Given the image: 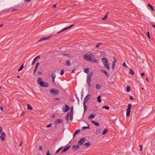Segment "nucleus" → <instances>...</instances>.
Segmentation results:
<instances>
[{
	"label": "nucleus",
	"instance_id": "1",
	"mask_svg": "<svg viewBox=\"0 0 155 155\" xmlns=\"http://www.w3.org/2000/svg\"><path fill=\"white\" fill-rule=\"evenodd\" d=\"M38 82L41 87H46L49 86V84L46 82L43 81L41 78H39L38 79Z\"/></svg>",
	"mask_w": 155,
	"mask_h": 155
},
{
	"label": "nucleus",
	"instance_id": "2",
	"mask_svg": "<svg viewBox=\"0 0 155 155\" xmlns=\"http://www.w3.org/2000/svg\"><path fill=\"white\" fill-rule=\"evenodd\" d=\"M94 57V55L91 54H86L83 56L84 58L86 60L90 61L91 58Z\"/></svg>",
	"mask_w": 155,
	"mask_h": 155
},
{
	"label": "nucleus",
	"instance_id": "3",
	"mask_svg": "<svg viewBox=\"0 0 155 155\" xmlns=\"http://www.w3.org/2000/svg\"><path fill=\"white\" fill-rule=\"evenodd\" d=\"M93 72H91L87 77V82L89 87H90L91 86V78L93 75Z\"/></svg>",
	"mask_w": 155,
	"mask_h": 155
},
{
	"label": "nucleus",
	"instance_id": "4",
	"mask_svg": "<svg viewBox=\"0 0 155 155\" xmlns=\"http://www.w3.org/2000/svg\"><path fill=\"white\" fill-rule=\"evenodd\" d=\"M132 105L130 104H129L128 105L127 108L126 110V116L127 117H128L130 115Z\"/></svg>",
	"mask_w": 155,
	"mask_h": 155
},
{
	"label": "nucleus",
	"instance_id": "5",
	"mask_svg": "<svg viewBox=\"0 0 155 155\" xmlns=\"http://www.w3.org/2000/svg\"><path fill=\"white\" fill-rule=\"evenodd\" d=\"M63 112H67L70 109V107L67 105L65 104L63 106L62 108Z\"/></svg>",
	"mask_w": 155,
	"mask_h": 155
},
{
	"label": "nucleus",
	"instance_id": "6",
	"mask_svg": "<svg viewBox=\"0 0 155 155\" xmlns=\"http://www.w3.org/2000/svg\"><path fill=\"white\" fill-rule=\"evenodd\" d=\"M50 91L51 94H53L55 95H57L58 93L59 92V91L54 89H51Z\"/></svg>",
	"mask_w": 155,
	"mask_h": 155
},
{
	"label": "nucleus",
	"instance_id": "7",
	"mask_svg": "<svg viewBox=\"0 0 155 155\" xmlns=\"http://www.w3.org/2000/svg\"><path fill=\"white\" fill-rule=\"evenodd\" d=\"M91 97V95L90 94L87 95L85 97L83 103H87L88 100L90 99Z\"/></svg>",
	"mask_w": 155,
	"mask_h": 155
},
{
	"label": "nucleus",
	"instance_id": "8",
	"mask_svg": "<svg viewBox=\"0 0 155 155\" xmlns=\"http://www.w3.org/2000/svg\"><path fill=\"white\" fill-rule=\"evenodd\" d=\"M52 37V35H51V36H49L48 37H44V38H41L39 41H38V42H39V41H46V40H48V39H50V38L51 37Z\"/></svg>",
	"mask_w": 155,
	"mask_h": 155
},
{
	"label": "nucleus",
	"instance_id": "9",
	"mask_svg": "<svg viewBox=\"0 0 155 155\" xmlns=\"http://www.w3.org/2000/svg\"><path fill=\"white\" fill-rule=\"evenodd\" d=\"M85 137L82 138L78 141V143L81 146L85 142Z\"/></svg>",
	"mask_w": 155,
	"mask_h": 155
},
{
	"label": "nucleus",
	"instance_id": "10",
	"mask_svg": "<svg viewBox=\"0 0 155 155\" xmlns=\"http://www.w3.org/2000/svg\"><path fill=\"white\" fill-rule=\"evenodd\" d=\"M80 147L78 145H76L73 146L72 147V150L74 151L78 150L79 148Z\"/></svg>",
	"mask_w": 155,
	"mask_h": 155
},
{
	"label": "nucleus",
	"instance_id": "11",
	"mask_svg": "<svg viewBox=\"0 0 155 155\" xmlns=\"http://www.w3.org/2000/svg\"><path fill=\"white\" fill-rule=\"evenodd\" d=\"M101 61L103 62V64H106L108 63L107 59L106 58H103L101 59Z\"/></svg>",
	"mask_w": 155,
	"mask_h": 155
},
{
	"label": "nucleus",
	"instance_id": "12",
	"mask_svg": "<svg viewBox=\"0 0 155 155\" xmlns=\"http://www.w3.org/2000/svg\"><path fill=\"white\" fill-rule=\"evenodd\" d=\"M63 122V120L61 119H58L56 120L54 122V123L55 124H57L59 123H62Z\"/></svg>",
	"mask_w": 155,
	"mask_h": 155
},
{
	"label": "nucleus",
	"instance_id": "13",
	"mask_svg": "<svg viewBox=\"0 0 155 155\" xmlns=\"http://www.w3.org/2000/svg\"><path fill=\"white\" fill-rule=\"evenodd\" d=\"M2 135L0 136V139L2 141H4L5 140V134L4 132H3Z\"/></svg>",
	"mask_w": 155,
	"mask_h": 155
},
{
	"label": "nucleus",
	"instance_id": "14",
	"mask_svg": "<svg viewBox=\"0 0 155 155\" xmlns=\"http://www.w3.org/2000/svg\"><path fill=\"white\" fill-rule=\"evenodd\" d=\"M71 147V146H68L64 148L61 153H62L63 152H65L68 150Z\"/></svg>",
	"mask_w": 155,
	"mask_h": 155
},
{
	"label": "nucleus",
	"instance_id": "15",
	"mask_svg": "<svg viewBox=\"0 0 155 155\" xmlns=\"http://www.w3.org/2000/svg\"><path fill=\"white\" fill-rule=\"evenodd\" d=\"M101 71L105 74L106 76L107 77H109V74L107 72L104 70H101Z\"/></svg>",
	"mask_w": 155,
	"mask_h": 155
},
{
	"label": "nucleus",
	"instance_id": "16",
	"mask_svg": "<svg viewBox=\"0 0 155 155\" xmlns=\"http://www.w3.org/2000/svg\"><path fill=\"white\" fill-rule=\"evenodd\" d=\"M90 61L92 62L93 63H98L99 62V61L98 60L92 58H91V59L90 60Z\"/></svg>",
	"mask_w": 155,
	"mask_h": 155
},
{
	"label": "nucleus",
	"instance_id": "17",
	"mask_svg": "<svg viewBox=\"0 0 155 155\" xmlns=\"http://www.w3.org/2000/svg\"><path fill=\"white\" fill-rule=\"evenodd\" d=\"M104 68L108 70H110V67L109 65V63L104 65Z\"/></svg>",
	"mask_w": 155,
	"mask_h": 155
},
{
	"label": "nucleus",
	"instance_id": "18",
	"mask_svg": "<svg viewBox=\"0 0 155 155\" xmlns=\"http://www.w3.org/2000/svg\"><path fill=\"white\" fill-rule=\"evenodd\" d=\"M37 58H40V56L39 55L37 56V57H35L34 58L33 61L32 62V64H31L32 65H33L34 64V63L36 62V59Z\"/></svg>",
	"mask_w": 155,
	"mask_h": 155
},
{
	"label": "nucleus",
	"instance_id": "19",
	"mask_svg": "<svg viewBox=\"0 0 155 155\" xmlns=\"http://www.w3.org/2000/svg\"><path fill=\"white\" fill-rule=\"evenodd\" d=\"M101 129L100 128H98L96 131V135H98L101 132Z\"/></svg>",
	"mask_w": 155,
	"mask_h": 155
},
{
	"label": "nucleus",
	"instance_id": "20",
	"mask_svg": "<svg viewBox=\"0 0 155 155\" xmlns=\"http://www.w3.org/2000/svg\"><path fill=\"white\" fill-rule=\"evenodd\" d=\"M95 115H94L93 114H91L89 115V116L88 117V118L90 120H91L94 118V117L95 116Z\"/></svg>",
	"mask_w": 155,
	"mask_h": 155
},
{
	"label": "nucleus",
	"instance_id": "21",
	"mask_svg": "<svg viewBox=\"0 0 155 155\" xmlns=\"http://www.w3.org/2000/svg\"><path fill=\"white\" fill-rule=\"evenodd\" d=\"M80 131V129H77L74 132V134H73V138H74L75 136Z\"/></svg>",
	"mask_w": 155,
	"mask_h": 155
},
{
	"label": "nucleus",
	"instance_id": "22",
	"mask_svg": "<svg viewBox=\"0 0 155 155\" xmlns=\"http://www.w3.org/2000/svg\"><path fill=\"white\" fill-rule=\"evenodd\" d=\"M91 122L96 126H98L99 125V123L95 121L92 120L91 121Z\"/></svg>",
	"mask_w": 155,
	"mask_h": 155
},
{
	"label": "nucleus",
	"instance_id": "23",
	"mask_svg": "<svg viewBox=\"0 0 155 155\" xmlns=\"http://www.w3.org/2000/svg\"><path fill=\"white\" fill-rule=\"evenodd\" d=\"M56 77L55 74L53 73H52L51 74V77L52 78V80L54 79Z\"/></svg>",
	"mask_w": 155,
	"mask_h": 155
},
{
	"label": "nucleus",
	"instance_id": "24",
	"mask_svg": "<svg viewBox=\"0 0 155 155\" xmlns=\"http://www.w3.org/2000/svg\"><path fill=\"white\" fill-rule=\"evenodd\" d=\"M102 109H104L107 110H108L110 109V107L107 106L105 105L103 106L102 107Z\"/></svg>",
	"mask_w": 155,
	"mask_h": 155
},
{
	"label": "nucleus",
	"instance_id": "25",
	"mask_svg": "<svg viewBox=\"0 0 155 155\" xmlns=\"http://www.w3.org/2000/svg\"><path fill=\"white\" fill-rule=\"evenodd\" d=\"M108 129H106V128H105L103 130L102 133V134L103 135H104L106 133H107L108 131Z\"/></svg>",
	"mask_w": 155,
	"mask_h": 155
},
{
	"label": "nucleus",
	"instance_id": "26",
	"mask_svg": "<svg viewBox=\"0 0 155 155\" xmlns=\"http://www.w3.org/2000/svg\"><path fill=\"white\" fill-rule=\"evenodd\" d=\"M71 63L69 60H67L65 62V65L66 66H69L70 65Z\"/></svg>",
	"mask_w": 155,
	"mask_h": 155
},
{
	"label": "nucleus",
	"instance_id": "27",
	"mask_svg": "<svg viewBox=\"0 0 155 155\" xmlns=\"http://www.w3.org/2000/svg\"><path fill=\"white\" fill-rule=\"evenodd\" d=\"M27 109L29 110H32L33 108L29 104H28L27 105Z\"/></svg>",
	"mask_w": 155,
	"mask_h": 155
},
{
	"label": "nucleus",
	"instance_id": "28",
	"mask_svg": "<svg viewBox=\"0 0 155 155\" xmlns=\"http://www.w3.org/2000/svg\"><path fill=\"white\" fill-rule=\"evenodd\" d=\"M61 55L63 56H65L69 57H71V55L70 54H65V53H62L61 54Z\"/></svg>",
	"mask_w": 155,
	"mask_h": 155
},
{
	"label": "nucleus",
	"instance_id": "29",
	"mask_svg": "<svg viewBox=\"0 0 155 155\" xmlns=\"http://www.w3.org/2000/svg\"><path fill=\"white\" fill-rule=\"evenodd\" d=\"M89 128H90V126H89V125L88 124H87V126H84V127H82V129L83 130H84V129H89Z\"/></svg>",
	"mask_w": 155,
	"mask_h": 155
},
{
	"label": "nucleus",
	"instance_id": "30",
	"mask_svg": "<svg viewBox=\"0 0 155 155\" xmlns=\"http://www.w3.org/2000/svg\"><path fill=\"white\" fill-rule=\"evenodd\" d=\"M101 96H99L97 97V100L98 102L101 103Z\"/></svg>",
	"mask_w": 155,
	"mask_h": 155
},
{
	"label": "nucleus",
	"instance_id": "31",
	"mask_svg": "<svg viewBox=\"0 0 155 155\" xmlns=\"http://www.w3.org/2000/svg\"><path fill=\"white\" fill-rule=\"evenodd\" d=\"M23 65H24V64H22V65L19 68V69L18 70V71H21L23 69V68L24 67Z\"/></svg>",
	"mask_w": 155,
	"mask_h": 155
},
{
	"label": "nucleus",
	"instance_id": "32",
	"mask_svg": "<svg viewBox=\"0 0 155 155\" xmlns=\"http://www.w3.org/2000/svg\"><path fill=\"white\" fill-rule=\"evenodd\" d=\"M69 113H68L66 117H65V119L66 120L68 121L69 120Z\"/></svg>",
	"mask_w": 155,
	"mask_h": 155
},
{
	"label": "nucleus",
	"instance_id": "33",
	"mask_svg": "<svg viewBox=\"0 0 155 155\" xmlns=\"http://www.w3.org/2000/svg\"><path fill=\"white\" fill-rule=\"evenodd\" d=\"M73 106H72L71 108V110L70 112V113L69 114H73Z\"/></svg>",
	"mask_w": 155,
	"mask_h": 155
},
{
	"label": "nucleus",
	"instance_id": "34",
	"mask_svg": "<svg viewBox=\"0 0 155 155\" xmlns=\"http://www.w3.org/2000/svg\"><path fill=\"white\" fill-rule=\"evenodd\" d=\"M96 89L97 90H99L100 89L101 87L100 84H97L96 85Z\"/></svg>",
	"mask_w": 155,
	"mask_h": 155
},
{
	"label": "nucleus",
	"instance_id": "35",
	"mask_svg": "<svg viewBox=\"0 0 155 155\" xmlns=\"http://www.w3.org/2000/svg\"><path fill=\"white\" fill-rule=\"evenodd\" d=\"M86 104V103H83L84 112H85L87 110V106L85 104Z\"/></svg>",
	"mask_w": 155,
	"mask_h": 155
},
{
	"label": "nucleus",
	"instance_id": "36",
	"mask_svg": "<svg viewBox=\"0 0 155 155\" xmlns=\"http://www.w3.org/2000/svg\"><path fill=\"white\" fill-rule=\"evenodd\" d=\"M148 6L151 8V10L153 11H154V9L153 6L151 5H150V4L149 3L148 5Z\"/></svg>",
	"mask_w": 155,
	"mask_h": 155
},
{
	"label": "nucleus",
	"instance_id": "37",
	"mask_svg": "<svg viewBox=\"0 0 155 155\" xmlns=\"http://www.w3.org/2000/svg\"><path fill=\"white\" fill-rule=\"evenodd\" d=\"M129 73L132 75H133L134 74V72L132 70V69H130V71L129 72Z\"/></svg>",
	"mask_w": 155,
	"mask_h": 155
},
{
	"label": "nucleus",
	"instance_id": "38",
	"mask_svg": "<svg viewBox=\"0 0 155 155\" xmlns=\"http://www.w3.org/2000/svg\"><path fill=\"white\" fill-rule=\"evenodd\" d=\"M130 90V87L129 86H127L126 88V91L127 92H129Z\"/></svg>",
	"mask_w": 155,
	"mask_h": 155
},
{
	"label": "nucleus",
	"instance_id": "39",
	"mask_svg": "<svg viewBox=\"0 0 155 155\" xmlns=\"http://www.w3.org/2000/svg\"><path fill=\"white\" fill-rule=\"evenodd\" d=\"M84 72L85 73H87L88 74L89 73V71L88 68H86L84 70Z\"/></svg>",
	"mask_w": 155,
	"mask_h": 155
},
{
	"label": "nucleus",
	"instance_id": "40",
	"mask_svg": "<svg viewBox=\"0 0 155 155\" xmlns=\"http://www.w3.org/2000/svg\"><path fill=\"white\" fill-rule=\"evenodd\" d=\"M84 146L86 147H89L91 145V143H84Z\"/></svg>",
	"mask_w": 155,
	"mask_h": 155
},
{
	"label": "nucleus",
	"instance_id": "41",
	"mask_svg": "<svg viewBox=\"0 0 155 155\" xmlns=\"http://www.w3.org/2000/svg\"><path fill=\"white\" fill-rule=\"evenodd\" d=\"M108 12L107 13V14L104 16V17L102 19L103 20H106L107 17Z\"/></svg>",
	"mask_w": 155,
	"mask_h": 155
},
{
	"label": "nucleus",
	"instance_id": "42",
	"mask_svg": "<svg viewBox=\"0 0 155 155\" xmlns=\"http://www.w3.org/2000/svg\"><path fill=\"white\" fill-rule=\"evenodd\" d=\"M70 120L71 121H72L73 118V114H70Z\"/></svg>",
	"mask_w": 155,
	"mask_h": 155
},
{
	"label": "nucleus",
	"instance_id": "43",
	"mask_svg": "<svg viewBox=\"0 0 155 155\" xmlns=\"http://www.w3.org/2000/svg\"><path fill=\"white\" fill-rule=\"evenodd\" d=\"M114 60L113 61L112 64H115L117 62V60L114 57H113Z\"/></svg>",
	"mask_w": 155,
	"mask_h": 155
},
{
	"label": "nucleus",
	"instance_id": "44",
	"mask_svg": "<svg viewBox=\"0 0 155 155\" xmlns=\"http://www.w3.org/2000/svg\"><path fill=\"white\" fill-rule=\"evenodd\" d=\"M122 66L126 68H127L128 67L127 66L125 62H124Z\"/></svg>",
	"mask_w": 155,
	"mask_h": 155
},
{
	"label": "nucleus",
	"instance_id": "45",
	"mask_svg": "<svg viewBox=\"0 0 155 155\" xmlns=\"http://www.w3.org/2000/svg\"><path fill=\"white\" fill-rule=\"evenodd\" d=\"M63 147H60L56 151V153H58L59 151Z\"/></svg>",
	"mask_w": 155,
	"mask_h": 155
},
{
	"label": "nucleus",
	"instance_id": "46",
	"mask_svg": "<svg viewBox=\"0 0 155 155\" xmlns=\"http://www.w3.org/2000/svg\"><path fill=\"white\" fill-rule=\"evenodd\" d=\"M64 74V70L62 69L60 72V74L61 75H63Z\"/></svg>",
	"mask_w": 155,
	"mask_h": 155
},
{
	"label": "nucleus",
	"instance_id": "47",
	"mask_svg": "<svg viewBox=\"0 0 155 155\" xmlns=\"http://www.w3.org/2000/svg\"><path fill=\"white\" fill-rule=\"evenodd\" d=\"M115 64H112L111 66V68L113 69V70H114L115 69Z\"/></svg>",
	"mask_w": 155,
	"mask_h": 155
},
{
	"label": "nucleus",
	"instance_id": "48",
	"mask_svg": "<svg viewBox=\"0 0 155 155\" xmlns=\"http://www.w3.org/2000/svg\"><path fill=\"white\" fill-rule=\"evenodd\" d=\"M65 30H65V28H64L63 29H62L60 31H59V32H58L57 33V34H58V33H60V32H62V31H65Z\"/></svg>",
	"mask_w": 155,
	"mask_h": 155
},
{
	"label": "nucleus",
	"instance_id": "49",
	"mask_svg": "<svg viewBox=\"0 0 155 155\" xmlns=\"http://www.w3.org/2000/svg\"><path fill=\"white\" fill-rule=\"evenodd\" d=\"M102 45V44L101 43H99L97 44L96 47V48H97L99 47L100 45Z\"/></svg>",
	"mask_w": 155,
	"mask_h": 155
},
{
	"label": "nucleus",
	"instance_id": "50",
	"mask_svg": "<svg viewBox=\"0 0 155 155\" xmlns=\"http://www.w3.org/2000/svg\"><path fill=\"white\" fill-rule=\"evenodd\" d=\"M147 36L149 38H150V32L149 31H148L147 32Z\"/></svg>",
	"mask_w": 155,
	"mask_h": 155
},
{
	"label": "nucleus",
	"instance_id": "51",
	"mask_svg": "<svg viewBox=\"0 0 155 155\" xmlns=\"http://www.w3.org/2000/svg\"><path fill=\"white\" fill-rule=\"evenodd\" d=\"M3 132L2 128L0 127V134H2Z\"/></svg>",
	"mask_w": 155,
	"mask_h": 155
},
{
	"label": "nucleus",
	"instance_id": "52",
	"mask_svg": "<svg viewBox=\"0 0 155 155\" xmlns=\"http://www.w3.org/2000/svg\"><path fill=\"white\" fill-rule=\"evenodd\" d=\"M140 150L142 151V150L143 146L142 145H140Z\"/></svg>",
	"mask_w": 155,
	"mask_h": 155
},
{
	"label": "nucleus",
	"instance_id": "53",
	"mask_svg": "<svg viewBox=\"0 0 155 155\" xmlns=\"http://www.w3.org/2000/svg\"><path fill=\"white\" fill-rule=\"evenodd\" d=\"M39 150L41 151L42 149V147L41 146H40L39 147Z\"/></svg>",
	"mask_w": 155,
	"mask_h": 155
},
{
	"label": "nucleus",
	"instance_id": "54",
	"mask_svg": "<svg viewBox=\"0 0 155 155\" xmlns=\"http://www.w3.org/2000/svg\"><path fill=\"white\" fill-rule=\"evenodd\" d=\"M38 74L39 75H41L42 74V73L41 71H38Z\"/></svg>",
	"mask_w": 155,
	"mask_h": 155
},
{
	"label": "nucleus",
	"instance_id": "55",
	"mask_svg": "<svg viewBox=\"0 0 155 155\" xmlns=\"http://www.w3.org/2000/svg\"><path fill=\"white\" fill-rule=\"evenodd\" d=\"M51 124H49L48 125H47L46 126V127H51Z\"/></svg>",
	"mask_w": 155,
	"mask_h": 155
},
{
	"label": "nucleus",
	"instance_id": "56",
	"mask_svg": "<svg viewBox=\"0 0 155 155\" xmlns=\"http://www.w3.org/2000/svg\"><path fill=\"white\" fill-rule=\"evenodd\" d=\"M130 100H133V97L131 96H130V98H129Z\"/></svg>",
	"mask_w": 155,
	"mask_h": 155
},
{
	"label": "nucleus",
	"instance_id": "57",
	"mask_svg": "<svg viewBox=\"0 0 155 155\" xmlns=\"http://www.w3.org/2000/svg\"><path fill=\"white\" fill-rule=\"evenodd\" d=\"M75 96H76V99L77 100L78 102H79V99L77 95L76 94L75 95Z\"/></svg>",
	"mask_w": 155,
	"mask_h": 155
},
{
	"label": "nucleus",
	"instance_id": "58",
	"mask_svg": "<svg viewBox=\"0 0 155 155\" xmlns=\"http://www.w3.org/2000/svg\"><path fill=\"white\" fill-rule=\"evenodd\" d=\"M25 113L24 112H22L21 114V116H23L25 115Z\"/></svg>",
	"mask_w": 155,
	"mask_h": 155
},
{
	"label": "nucleus",
	"instance_id": "59",
	"mask_svg": "<svg viewBox=\"0 0 155 155\" xmlns=\"http://www.w3.org/2000/svg\"><path fill=\"white\" fill-rule=\"evenodd\" d=\"M74 24H73V25H72L69 26V28H70L74 26Z\"/></svg>",
	"mask_w": 155,
	"mask_h": 155
},
{
	"label": "nucleus",
	"instance_id": "60",
	"mask_svg": "<svg viewBox=\"0 0 155 155\" xmlns=\"http://www.w3.org/2000/svg\"><path fill=\"white\" fill-rule=\"evenodd\" d=\"M0 109L2 111H3V107H0Z\"/></svg>",
	"mask_w": 155,
	"mask_h": 155
},
{
	"label": "nucleus",
	"instance_id": "61",
	"mask_svg": "<svg viewBox=\"0 0 155 155\" xmlns=\"http://www.w3.org/2000/svg\"><path fill=\"white\" fill-rule=\"evenodd\" d=\"M17 10V9H14L13 10H12V12H13L14 11H15Z\"/></svg>",
	"mask_w": 155,
	"mask_h": 155
},
{
	"label": "nucleus",
	"instance_id": "62",
	"mask_svg": "<svg viewBox=\"0 0 155 155\" xmlns=\"http://www.w3.org/2000/svg\"><path fill=\"white\" fill-rule=\"evenodd\" d=\"M52 82H53V84H54L55 85L56 84H55V81H54V79L52 80Z\"/></svg>",
	"mask_w": 155,
	"mask_h": 155
},
{
	"label": "nucleus",
	"instance_id": "63",
	"mask_svg": "<svg viewBox=\"0 0 155 155\" xmlns=\"http://www.w3.org/2000/svg\"><path fill=\"white\" fill-rule=\"evenodd\" d=\"M75 69H74L73 71H71V73H74Z\"/></svg>",
	"mask_w": 155,
	"mask_h": 155
},
{
	"label": "nucleus",
	"instance_id": "64",
	"mask_svg": "<svg viewBox=\"0 0 155 155\" xmlns=\"http://www.w3.org/2000/svg\"><path fill=\"white\" fill-rule=\"evenodd\" d=\"M65 28V30H67L68 29H69L70 28H69V26H68V27H66Z\"/></svg>",
	"mask_w": 155,
	"mask_h": 155
}]
</instances>
